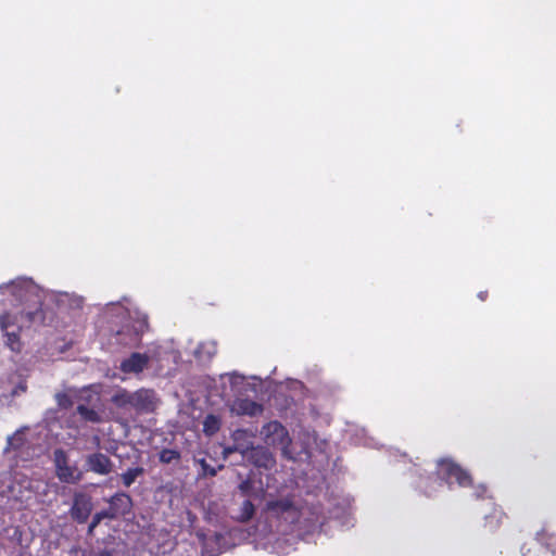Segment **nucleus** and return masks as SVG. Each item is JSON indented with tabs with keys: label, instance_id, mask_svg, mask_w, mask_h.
Masks as SVG:
<instances>
[{
	"label": "nucleus",
	"instance_id": "f257e3e1",
	"mask_svg": "<svg viewBox=\"0 0 556 556\" xmlns=\"http://www.w3.org/2000/svg\"><path fill=\"white\" fill-rule=\"evenodd\" d=\"M7 306L0 314V333L4 344L20 351L23 334L31 325L41 321V290L31 280L20 278L0 287Z\"/></svg>",
	"mask_w": 556,
	"mask_h": 556
},
{
	"label": "nucleus",
	"instance_id": "f03ea898",
	"mask_svg": "<svg viewBox=\"0 0 556 556\" xmlns=\"http://www.w3.org/2000/svg\"><path fill=\"white\" fill-rule=\"evenodd\" d=\"M47 484L41 480L29 479L26 473L14 471L1 497L3 509L27 505L37 495L46 492Z\"/></svg>",
	"mask_w": 556,
	"mask_h": 556
},
{
	"label": "nucleus",
	"instance_id": "7ed1b4c3",
	"mask_svg": "<svg viewBox=\"0 0 556 556\" xmlns=\"http://www.w3.org/2000/svg\"><path fill=\"white\" fill-rule=\"evenodd\" d=\"M261 438L268 446L278 447L283 457L295 459L293 451L290 448L291 439L287 429L278 421H269L261 429Z\"/></svg>",
	"mask_w": 556,
	"mask_h": 556
},
{
	"label": "nucleus",
	"instance_id": "20e7f679",
	"mask_svg": "<svg viewBox=\"0 0 556 556\" xmlns=\"http://www.w3.org/2000/svg\"><path fill=\"white\" fill-rule=\"evenodd\" d=\"M34 434L30 428L23 427L16 430L12 435L8 438V445L4 453L11 458H21L22 460L30 459L35 451Z\"/></svg>",
	"mask_w": 556,
	"mask_h": 556
},
{
	"label": "nucleus",
	"instance_id": "39448f33",
	"mask_svg": "<svg viewBox=\"0 0 556 556\" xmlns=\"http://www.w3.org/2000/svg\"><path fill=\"white\" fill-rule=\"evenodd\" d=\"M438 476L445 480L447 484L456 482L459 486L465 488L471 484L469 473L457 465L453 459L444 457L437 463Z\"/></svg>",
	"mask_w": 556,
	"mask_h": 556
},
{
	"label": "nucleus",
	"instance_id": "423d86ee",
	"mask_svg": "<svg viewBox=\"0 0 556 556\" xmlns=\"http://www.w3.org/2000/svg\"><path fill=\"white\" fill-rule=\"evenodd\" d=\"M53 462L55 466V475L60 481L65 483L78 482L83 473L74 465H71L64 451L55 450L53 454Z\"/></svg>",
	"mask_w": 556,
	"mask_h": 556
},
{
	"label": "nucleus",
	"instance_id": "0eeeda50",
	"mask_svg": "<svg viewBox=\"0 0 556 556\" xmlns=\"http://www.w3.org/2000/svg\"><path fill=\"white\" fill-rule=\"evenodd\" d=\"M266 509L270 517L281 518L288 523L299 522V509L288 498L271 501Z\"/></svg>",
	"mask_w": 556,
	"mask_h": 556
},
{
	"label": "nucleus",
	"instance_id": "6e6552de",
	"mask_svg": "<svg viewBox=\"0 0 556 556\" xmlns=\"http://www.w3.org/2000/svg\"><path fill=\"white\" fill-rule=\"evenodd\" d=\"M156 406L157 399L152 390L140 389L132 392V409L137 412L149 413L153 412Z\"/></svg>",
	"mask_w": 556,
	"mask_h": 556
},
{
	"label": "nucleus",
	"instance_id": "1a4fd4ad",
	"mask_svg": "<svg viewBox=\"0 0 556 556\" xmlns=\"http://www.w3.org/2000/svg\"><path fill=\"white\" fill-rule=\"evenodd\" d=\"M233 446L224 448V456L227 457L233 452H239L243 458L253 448V435L247 430H236L232 433Z\"/></svg>",
	"mask_w": 556,
	"mask_h": 556
},
{
	"label": "nucleus",
	"instance_id": "9d476101",
	"mask_svg": "<svg viewBox=\"0 0 556 556\" xmlns=\"http://www.w3.org/2000/svg\"><path fill=\"white\" fill-rule=\"evenodd\" d=\"M230 412L238 416H250L254 417L261 415L263 406L252 400L237 397L229 405Z\"/></svg>",
	"mask_w": 556,
	"mask_h": 556
},
{
	"label": "nucleus",
	"instance_id": "9b49d317",
	"mask_svg": "<svg viewBox=\"0 0 556 556\" xmlns=\"http://www.w3.org/2000/svg\"><path fill=\"white\" fill-rule=\"evenodd\" d=\"M152 356L141 353H132L121 363V370L125 374H139L148 365Z\"/></svg>",
	"mask_w": 556,
	"mask_h": 556
},
{
	"label": "nucleus",
	"instance_id": "f8f14e48",
	"mask_svg": "<svg viewBox=\"0 0 556 556\" xmlns=\"http://www.w3.org/2000/svg\"><path fill=\"white\" fill-rule=\"evenodd\" d=\"M245 459L252 462L256 467L270 469L275 465V458L270 452L263 447H253Z\"/></svg>",
	"mask_w": 556,
	"mask_h": 556
},
{
	"label": "nucleus",
	"instance_id": "ddd939ff",
	"mask_svg": "<svg viewBox=\"0 0 556 556\" xmlns=\"http://www.w3.org/2000/svg\"><path fill=\"white\" fill-rule=\"evenodd\" d=\"M87 469L99 475H108L112 469L109 457L101 453L90 454L86 459Z\"/></svg>",
	"mask_w": 556,
	"mask_h": 556
},
{
	"label": "nucleus",
	"instance_id": "4468645a",
	"mask_svg": "<svg viewBox=\"0 0 556 556\" xmlns=\"http://www.w3.org/2000/svg\"><path fill=\"white\" fill-rule=\"evenodd\" d=\"M222 534L205 536L203 540L202 556H217L226 549Z\"/></svg>",
	"mask_w": 556,
	"mask_h": 556
},
{
	"label": "nucleus",
	"instance_id": "2eb2a0df",
	"mask_svg": "<svg viewBox=\"0 0 556 556\" xmlns=\"http://www.w3.org/2000/svg\"><path fill=\"white\" fill-rule=\"evenodd\" d=\"M89 511H90L89 501L83 494H77L75 496L74 505L72 507L73 517L83 522L87 519Z\"/></svg>",
	"mask_w": 556,
	"mask_h": 556
},
{
	"label": "nucleus",
	"instance_id": "dca6fc26",
	"mask_svg": "<svg viewBox=\"0 0 556 556\" xmlns=\"http://www.w3.org/2000/svg\"><path fill=\"white\" fill-rule=\"evenodd\" d=\"M217 352L216 343L214 341H204L199 344L198 349L194 351V356L200 362L210 361Z\"/></svg>",
	"mask_w": 556,
	"mask_h": 556
},
{
	"label": "nucleus",
	"instance_id": "f3484780",
	"mask_svg": "<svg viewBox=\"0 0 556 556\" xmlns=\"http://www.w3.org/2000/svg\"><path fill=\"white\" fill-rule=\"evenodd\" d=\"M112 403L122 409H132V392L125 389L117 390L111 399Z\"/></svg>",
	"mask_w": 556,
	"mask_h": 556
},
{
	"label": "nucleus",
	"instance_id": "a211bd4d",
	"mask_svg": "<svg viewBox=\"0 0 556 556\" xmlns=\"http://www.w3.org/2000/svg\"><path fill=\"white\" fill-rule=\"evenodd\" d=\"M77 412L83 419L90 422H102L104 420V417L100 412L94 408H89L85 404H79L77 406Z\"/></svg>",
	"mask_w": 556,
	"mask_h": 556
},
{
	"label": "nucleus",
	"instance_id": "6ab92c4d",
	"mask_svg": "<svg viewBox=\"0 0 556 556\" xmlns=\"http://www.w3.org/2000/svg\"><path fill=\"white\" fill-rule=\"evenodd\" d=\"M148 327V317L146 314L137 312L136 313V323L134 325V330L136 332L135 338H130L128 341H123L125 344H131L137 342V337L139 333L143 332Z\"/></svg>",
	"mask_w": 556,
	"mask_h": 556
},
{
	"label": "nucleus",
	"instance_id": "aec40b11",
	"mask_svg": "<svg viewBox=\"0 0 556 556\" xmlns=\"http://www.w3.org/2000/svg\"><path fill=\"white\" fill-rule=\"evenodd\" d=\"M11 382L14 383V386L9 390V395L3 394L4 397L10 396L11 399H14L16 396H20L24 394L27 390L26 380L22 377H15L13 376L11 378Z\"/></svg>",
	"mask_w": 556,
	"mask_h": 556
},
{
	"label": "nucleus",
	"instance_id": "412c9836",
	"mask_svg": "<svg viewBox=\"0 0 556 556\" xmlns=\"http://www.w3.org/2000/svg\"><path fill=\"white\" fill-rule=\"evenodd\" d=\"M79 400L83 401L81 404H85L86 406L96 405L100 400L99 391L93 387L84 389L79 392Z\"/></svg>",
	"mask_w": 556,
	"mask_h": 556
},
{
	"label": "nucleus",
	"instance_id": "4be33fe9",
	"mask_svg": "<svg viewBox=\"0 0 556 556\" xmlns=\"http://www.w3.org/2000/svg\"><path fill=\"white\" fill-rule=\"evenodd\" d=\"M220 428V420L214 416L208 415L203 421V430L207 435L216 433Z\"/></svg>",
	"mask_w": 556,
	"mask_h": 556
},
{
	"label": "nucleus",
	"instance_id": "5701e85b",
	"mask_svg": "<svg viewBox=\"0 0 556 556\" xmlns=\"http://www.w3.org/2000/svg\"><path fill=\"white\" fill-rule=\"evenodd\" d=\"M141 473H142V469H140V468H131V469L127 470L122 476L123 483L126 486H129L131 483H134V481L137 479V477L140 476Z\"/></svg>",
	"mask_w": 556,
	"mask_h": 556
},
{
	"label": "nucleus",
	"instance_id": "b1692460",
	"mask_svg": "<svg viewBox=\"0 0 556 556\" xmlns=\"http://www.w3.org/2000/svg\"><path fill=\"white\" fill-rule=\"evenodd\" d=\"M253 514H254L253 504L250 501H244L241 506V513H240L239 518L242 521H247L252 518Z\"/></svg>",
	"mask_w": 556,
	"mask_h": 556
},
{
	"label": "nucleus",
	"instance_id": "393cba45",
	"mask_svg": "<svg viewBox=\"0 0 556 556\" xmlns=\"http://www.w3.org/2000/svg\"><path fill=\"white\" fill-rule=\"evenodd\" d=\"M179 454L174 450H163L160 453V460L165 464H169L176 459H178Z\"/></svg>",
	"mask_w": 556,
	"mask_h": 556
},
{
	"label": "nucleus",
	"instance_id": "a878e982",
	"mask_svg": "<svg viewBox=\"0 0 556 556\" xmlns=\"http://www.w3.org/2000/svg\"><path fill=\"white\" fill-rule=\"evenodd\" d=\"M225 378L228 379L229 383L231 384L232 388H239L243 381H244V377L241 376V375H238L236 372L233 374H227L225 376Z\"/></svg>",
	"mask_w": 556,
	"mask_h": 556
},
{
	"label": "nucleus",
	"instance_id": "bb28decb",
	"mask_svg": "<svg viewBox=\"0 0 556 556\" xmlns=\"http://www.w3.org/2000/svg\"><path fill=\"white\" fill-rule=\"evenodd\" d=\"M304 437H305V439L302 442V450L299 452V454L304 453V454L308 455L311 453L309 452V450H311L309 442H311V440H315V438L313 434H311L308 432L305 433Z\"/></svg>",
	"mask_w": 556,
	"mask_h": 556
},
{
	"label": "nucleus",
	"instance_id": "cd10ccee",
	"mask_svg": "<svg viewBox=\"0 0 556 556\" xmlns=\"http://www.w3.org/2000/svg\"><path fill=\"white\" fill-rule=\"evenodd\" d=\"M115 500L121 501L123 504H126V505H128L130 502L129 497L125 494L116 496Z\"/></svg>",
	"mask_w": 556,
	"mask_h": 556
},
{
	"label": "nucleus",
	"instance_id": "c85d7f7f",
	"mask_svg": "<svg viewBox=\"0 0 556 556\" xmlns=\"http://www.w3.org/2000/svg\"><path fill=\"white\" fill-rule=\"evenodd\" d=\"M101 517L100 515H97L93 519V521L91 522V525L89 526V531L91 532L93 530L94 527H97V525L99 523Z\"/></svg>",
	"mask_w": 556,
	"mask_h": 556
},
{
	"label": "nucleus",
	"instance_id": "c756f323",
	"mask_svg": "<svg viewBox=\"0 0 556 556\" xmlns=\"http://www.w3.org/2000/svg\"><path fill=\"white\" fill-rule=\"evenodd\" d=\"M484 492H485V488L483 485L477 486V491H476L477 497H480L482 495V493H484Z\"/></svg>",
	"mask_w": 556,
	"mask_h": 556
},
{
	"label": "nucleus",
	"instance_id": "7c9ffc66",
	"mask_svg": "<svg viewBox=\"0 0 556 556\" xmlns=\"http://www.w3.org/2000/svg\"><path fill=\"white\" fill-rule=\"evenodd\" d=\"M248 486H249V482H248V481L242 482V483L240 484V489H241V491H242L243 493H247Z\"/></svg>",
	"mask_w": 556,
	"mask_h": 556
},
{
	"label": "nucleus",
	"instance_id": "2f4dec72",
	"mask_svg": "<svg viewBox=\"0 0 556 556\" xmlns=\"http://www.w3.org/2000/svg\"><path fill=\"white\" fill-rule=\"evenodd\" d=\"M98 556H111V554L109 552H103V553H100Z\"/></svg>",
	"mask_w": 556,
	"mask_h": 556
},
{
	"label": "nucleus",
	"instance_id": "473e14b6",
	"mask_svg": "<svg viewBox=\"0 0 556 556\" xmlns=\"http://www.w3.org/2000/svg\"><path fill=\"white\" fill-rule=\"evenodd\" d=\"M59 402H60V404H61V405H66V403H65V402H63V400H62V397H61V396L59 397Z\"/></svg>",
	"mask_w": 556,
	"mask_h": 556
}]
</instances>
